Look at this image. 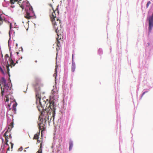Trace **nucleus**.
Listing matches in <instances>:
<instances>
[{
  "mask_svg": "<svg viewBox=\"0 0 153 153\" xmlns=\"http://www.w3.org/2000/svg\"><path fill=\"white\" fill-rule=\"evenodd\" d=\"M36 102H39L41 107V108L38 107V109L39 108L42 112L45 111L47 113L50 112V114L52 112L54 114L55 109L54 100L49 101L45 97L42 99L40 94L38 93L36 94Z\"/></svg>",
  "mask_w": 153,
  "mask_h": 153,
  "instance_id": "nucleus-1",
  "label": "nucleus"
},
{
  "mask_svg": "<svg viewBox=\"0 0 153 153\" xmlns=\"http://www.w3.org/2000/svg\"><path fill=\"white\" fill-rule=\"evenodd\" d=\"M39 111L40 112L41 115L39 117V121L38 125L40 126L44 124L43 123L44 120H45L44 123H46V121L48 120L49 116L51 114H50V112H48L47 113L45 111L42 112L41 109H40L39 108Z\"/></svg>",
  "mask_w": 153,
  "mask_h": 153,
  "instance_id": "nucleus-2",
  "label": "nucleus"
},
{
  "mask_svg": "<svg viewBox=\"0 0 153 153\" xmlns=\"http://www.w3.org/2000/svg\"><path fill=\"white\" fill-rule=\"evenodd\" d=\"M11 55L10 54V58L8 54H6L4 56V59L6 61H7L6 68L7 69V72L9 76H10L9 74V66H11L12 68V66H14L15 65L13 61L11 59Z\"/></svg>",
  "mask_w": 153,
  "mask_h": 153,
  "instance_id": "nucleus-3",
  "label": "nucleus"
},
{
  "mask_svg": "<svg viewBox=\"0 0 153 153\" xmlns=\"http://www.w3.org/2000/svg\"><path fill=\"white\" fill-rule=\"evenodd\" d=\"M11 97V96L10 95H6L5 98H4V100L6 102H7L9 101V99H10V102H12L13 103L12 110L13 111L14 114H16V107L17 105V103L15 102H13L12 101L13 100V99H12Z\"/></svg>",
  "mask_w": 153,
  "mask_h": 153,
  "instance_id": "nucleus-4",
  "label": "nucleus"
},
{
  "mask_svg": "<svg viewBox=\"0 0 153 153\" xmlns=\"http://www.w3.org/2000/svg\"><path fill=\"white\" fill-rule=\"evenodd\" d=\"M32 8L31 7L29 8V11H27L26 12V13L25 15V17L26 19H29L33 17L34 15L33 11L32 10Z\"/></svg>",
  "mask_w": 153,
  "mask_h": 153,
  "instance_id": "nucleus-5",
  "label": "nucleus"
},
{
  "mask_svg": "<svg viewBox=\"0 0 153 153\" xmlns=\"http://www.w3.org/2000/svg\"><path fill=\"white\" fill-rule=\"evenodd\" d=\"M147 19L149 20V30L150 32L153 27V12L151 16L148 17Z\"/></svg>",
  "mask_w": 153,
  "mask_h": 153,
  "instance_id": "nucleus-6",
  "label": "nucleus"
},
{
  "mask_svg": "<svg viewBox=\"0 0 153 153\" xmlns=\"http://www.w3.org/2000/svg\"><path fill=\"white\" fill-rule=\"evenodd\" d=\"M53 12L50 15V16L51 21L52 24L55 28H56L55 26L56 25V24L55 21V18H56V14L55 11L53 9Z\"/></svg>",
  "mask_w": 153,
  "mask_h": 153,
  "instance_id": "nucleus-7",
  "label": "nucleus"
},
{
  "mask_svg": "<svg viewBox=\"0 0 153 153\" xmlns=\"http://www.w3.org/2000/svg\"><path fill=\"white\" fill-rule=\"evenodd\" d=\"M1 82H0V85H4L6 83V81L4 77H2L1 78ZM1 94L2 96L4 92V89L3 90L1 86Z\"/></svg>",
  "mask_w": 153,
  "mask_h": 153,
  "instance_id": "nucleus-8",
  "label": "nucleus"
},
{
  "mask_svg": "<svg viewBox=\"0 0 153 153\" xmlns=\"http://www.w3.org/2000/svg\"><path fill=\"white\" fill-rule=\"evenodd\" d=\"M11 131V129L10 128H8L6 131L4 133V134L3 136L5 138V141H8V139L9 138L8 135V133H10Z\"/></svg>",
  "mask_w": 153,
  "mask_h": 153,
  "instance_id": "nucleus-9",
  "label": "nucleus"
},
{
  "mask_svg": "<svg viewBox=\"0 0 153 153\" xmlns=\"http://www.w3.org/2000/svg\"><path fill=\"white\" fill-rule=\"evenodd\" d=\"M40 88L39 85H37L35 86V91L36 92V94H40Z\"/></svg>",
  "mask_w": 153,
  "mask_h": 153,
  "instance_id": "nucleus-10",
  "label": "nucleus"
},
{
  "mask_svg": "<svg viewBox=\"0 0 153 153\" xmlns=\"http://www.w3.org/2000/svg\"><path fill=\"white\" fill-rule=\"evenodd\" d=\"M39 126V128L40 130H42V132L44 130H45V128L44 127L45 124H43L41 125H38Z\"/></svg>",
  "mask_w": 153,
  "mask_h": 153,
  "instance_id": "nucleus-11",
  "label": "nucleus"
},
{
  "mask_svg": "<svg viewBox=\"0 0 153 153\" xmlns=\"http://www.w3.org/2000/svg\"><path fill=\"white\" fill-rule=\"evenodd\" d=\"M3 68H2L0 66V71L2 73L4 74V70H5V67L4 66H2Z\"/></svg>",
  "mask_w": 153,
  "mask_h": 153,
  "instance_id": "nucleus-12",
  "label": "nucleus"
},
{
  "mask_svg": "<svg viewBox=\"0 0 153 153\" xmlns=\"http://www.w3.org/2000/svg\"><path fill=\"white\" fill-rule=\"evenodd\" d=\"M75 69V63L73 62L72 63V65L71 66V71L73 72H74Z\"/></svg>",
  "mask_w": 153,
  "mask_h": 153,
  "instance_id": "nucleus-13",
  "label": "nucleus"
},
{
  "mask_svg": "<svg viewBox=\"0 0 153 153\" xmlns=\"http://www.w3.org/2000/svg\"><path fill=\"white\" fill-rule=\"evenodd\" d=\"M3 85H4L5 89H6L7 90L10 89V84L9 85L8 84L6 83Z\"/></svg>",
  "mask_w": 153,
  "mask_h": 153,
  "instance_id": "nucleus-14",
  "label": "nucleus"
},
{
  "mask_svg": "<svg viewBox=\"0 0 153 153\" xmlns=\"http://www.w3.org/2000/svg\"><path fill=\"white\" fill-rule=\"evenodd\" d=\"M51 93L53 95V97H54L55 94L57 93V90L56 89H53L52 90Z\"/></svg>",
  "mask_w": 153,
  "mask_h": 153,
  "instance_id": "nucleus-15",
  "label": "nucleus"
},
{
  "mask_svg": "<svg viewBox=\"0 0 153 153\" xmlns=\"http://www.w3.org/2000/svg\"><path fill=\"white\" fill-rule=\"evenodd\" d=\"M39 133L36 134L34 135V137L33 138V139L37 140L39 138Z\"/></svg>",
  "mask_w": 153,
  "mask_h": 153,
  "instance_id": "nucleus-16",
  "label": "nucleus"
},
{
  "mask_svg": "<svg viewBox=\"0 0 153 153\" xmlns=\"http://www.w3.org/2000/svg\"><path fill=\"white\" fill-rule=\"evenodd\" d=\"M5 20V19L2 17L1 15H0V25H2L3 23V21Z\"/></svg>",
  "mask_w": 153,
  "mask_h": 153,
  "instance_id": "nucleus-17",
  "label": "nucleus"
},
{
  "mask_svg": "<svg viewBox=\"0 0 153 153\" xmlns=\"http://www.w3.org/2000/svg\"><path fill=\"white\" fill-rule=\"evenodd\" d=\"M21 0H10V2L11 4H14L16 2L21 1Z\"/></svg>",
  "mask_w": 153,
  "mask_h": 153,
  "instance_id": "nucleus-18",
  "label": "nucleus"
},
{
  "mask_svg": "<svg viewBox=\"0 0 153 153\" xmlns=\"http://www.w3.org/2000/svg\"><path fill=\"white\" fill-rule=\"evenodd\" d=\"M13 127V121L11 123H10V124L9 125V126L8 127V128H10V129L11 130V129Z\"/></svg>",
  "mask_w": 153,
  "mask_h": 153,
  "instance_id": "nucleus-19",
  "label": "nucleus"
},
{
  "mask_svg": "<svg viewBox=\"0 0 153 153\" xmlns=\"http://www.w3.org/2000/svg\"><path fill=\"white\" fill-rule=\"evenodd\" d=\"M69 150H70L72 149L73 146V144L72 142H70L69 143Z\"/></svg>",
  "mask_w": 153,
  "mask_h": 153,
  "instance_id": "nucleus-20",
  "label": "nucleus"
},
{
  "mask_svg": "<svg viewBox=\"0 0 153 153\" xmlns=\"http://www.w3.org/2000/svg\"><path fill=\"white\" fill-rule=\"evenodd\" d=\"M56 44H57V46L58 47H59L60 46V42L57 39Z\"/></svg>",
  "mask_w": 153,
  "mask_h": 153,
  "instance_id": "nucleus-21",
  "label": "nucleus"
},
{
  "mask_svg": "<svg viewBox=\"0 0 153 153\" xmlns=\"http://www.w3.org/2000/svg\"><path fill=\"white\" fill-rule=\"evenodd\" d=\"M58 147L59 148V149H58L57 151L58 152L61 149V145H59L58 146Z\"/></svg>",
  "mask_w": 153,
  "mask_h": 153,
  "instance_id": "nucleus-22",
  "label": "nucleus"
},
{
  "mask_svg": "<svg viewBox=\"0 0 153 153\" xmlns=\"http://www.w3.org/2000/svg\"><path fill=\"white\" fill-rule=\"evenodd\" d=\"M151 4V2L150 1H149L148 2V3L146 4V7L147 8L149 6V5L150 4Z\"/></svg>",
  "mask_w": 153,
  "mask_h": 153,
  "instance_id": "nucleus-23",
  "label": "nucleus"
},
{
  "mask_svg": "<svg viewBox=\"0 0 153 153\" xmlns=\"http://www.w3.org/2000/svg\"><path fill=\"white\" fill-rule=\"evenodd\" d=\"M36 153H42V149H39V150L36 152Z\"/></svg>",
  "mask_w": 153,
  "mask_h": 153,
  "instance_id": "nucleus-24",
  "label": "nucleus"
},
{
  "mask_svg": "<svg viewBox=\"0 0 153 153\" xmlns=\"http://www.w3.org/2000/svg\"><path fill=\"white\" fill-rule=\"evenodd\" d=\"M23 149L22 147V146L20 147L18 149L19 151H22Z\"/></svg>",
  "mask_w": 153,
  "mask_h": 153,
  "instance_id": "nucleus-25",
  "label": "nucleus"
},
{
  "mask_svg": "<svg viewBox=\"0 0 153 153\" xmlns=\"http://www.w3.org/2000/svg\"><path fill=\"white\" fill-rule=\"evenodd\" d=\"M10 144H11V149L12 150L13 148V143L12 142H10Z\"/></svg>",
  "mask_w": 153,
  "mask_h": 153,
  "instance_id": "nucleus-26",
  "label": "nucleus"
},
{
  "mask_svg": "<svg viewBox=\"0 0 153 153\" xmlns=\"http://www.w3.org/2000/svg\"><path fill=\"white\" fill-rule=\"evenodd\" d=\"M56 32L57 33V35L58 36H59L58 32H59V31L58 30V28L57 27L56 29Z\"/></svg>",
  "mask_w": 153,
  "mask_h": 153,
  "instance_id": "nucleus-27",
  "label": "nucleus"
},
{
  "mask_svg": "<svg viewBox=\"0 0 153 153\" xmlns=\"http://www.w3.org/2000/svg\"><path fill=\"white\" fill-rule=\"evenodd\" d=\"M8 141H5V144L7 145L8 146H9V145L8 144L7 142Z\"/></svg>",
  "mask_w": 153,
  "mask_h": 153,
  "instance_id": "nucleus-28",
  "label": "nucleus"
},
{
  "mask_svg": "<svg viewBox=\"0 0 153 153\" xmlns=\"http://www.w3.org/2000/svg\"><path fill=\"white\" fill-rule=\"evenodd\" d=\"M42 143H41L40 145L39 149H42Z\"/></svg>",
  "mask_w": 153,
  "mask_h": 153,
  "instance_id": "nucleus-29",
  "label": "nucleus"
},
{
  "mask_svg": "<svg viewBox=\"0 0 153 153\" xmlns=\"http://www.w3.org/2000/svg\"><path fill=\"white\" fill-rule=\"evenodd\" d=\"M8 135V137L10 138H12V136H11V135L10 134H9Z\"/></svg>",
  "mask_w": 153,
  "mask_h": 153,
  "instance_id": "nucleus-30",
  "label": "nucleus"
},
{
  "mask_svg": "<svg viewBox=\"0 0 153 153\" xmlns=\"http://www.w3.org/2000/svg\"><path fill=\"white\" fill-rule=\"evenodd\" d=\"M10 151V147H9V146L8 147L7 149V151Z\"/></svg>",
  "mask_w": 153,
  "mask_h": 153,
  "instance_id": "nucleus-31",
  "label": "nucleus"
},
{
  "mask_svg": "<svg viewBox=\"0 0 153 153\" xmlns=\"http://www.w3.org/2000/svg\"><path fill=\"white\" fill-rule=\"evenodd\" d=\"M73 56H74V55H73V54H72V60H73Z\"/></svg>",
  "mask_w": 153,
  "mask_h": 153,
  "instance_id": "nucleus-32",
  "label": "nucleus"
},
{
  "mask_svg": "<svg viewBox=\"0 0 153 153\" xmlns=\"http://www.w3.org/2000/svg\"><path fill=\"white\" fill-rule=\"evenodd\" d=\"M10 104H8V106L9 107H10Z\"/></svg>",
  "mask_w": 153,
  "mask_h": 153,
  "instance_id": "nucleus-33",
  "label": "nucleus"
},
{
  "mask_svg": "<svg viewBox=\"0 0 153 153\" xmlns=\"http://www.w3.org/2000/svg\"><path fill=\"white\" fill-rule=\"evenodd\" d=\"M2 142L3 143V141H4V139L3 138L2 139Z\"/></svg>",
  "mask_w": 153,
  "mask_h": 153,
  "instance_id": "nucleus-34",
  "label": "nucleus"
},
{
  "mask_svg": "<svg viewBox=\"0 0 153 153\" xmlns=\"http://www.w3.org/2000/svg\"><path fill=\"white\" fill-rule=\"evenodd\" d=\"M145 92H144L143 93V95L145 94Z\"/></svg>",
  "mask_w": 153,
  "mask_h": 153,
  "instance_id": "nucleus-35",
  "label": "nucleus"
},
{
  "mask_svg": "<svg viewBox=\"0 0 153 153\" xmlns=\"http://www.w3.org/2000/svg\"><path fill=\"white\" fill-rule=\"evenodd\" d=\"M18 61H16V63H18Z\"/></svg>",
  "mask_w": 153,
  "mask_h": 153,
  "instance_id": "nucleus-36",
  "label": "nucleus"
},
{
  "mask_svg": "<svg viewBox=\"0 0 153 153\" xmlns=\"http://www.w3.org/2000/svg\"><path fill=\"white\" fill-rule=\"evenodd\" d=\"M16 53H17V54H19V53L18 52H17Z\"/></svg>",
  "mask_w": 153,
  "mask_h": 153,
  "instance_id": "nucleus-37",
  "label": "nucleus"
},
{
  "mask_svg": "<svg viewBox=\"0 0 153 153\" xmlns=\"http://www.w3.org/2000/svg\"><path fill=\"white\" fill-rule=\"evenodd\" d=\"M28 148H29V147H28L25 148V149H27Z\"/></svg>",
  "mask_w": 153,
  "mask_h": 153,
  "instance_id": "nucleus-38",
  "label": "nucleus"
},
{
  "mask_svg": "<svg viewBox=\"0 0 153 153\" xmlns=\"http://www.w3.org/2000/svg\"><path fill=\"white\" fill-rule=\"evenodd\" d=\"M57 21H58V20H59V19H57Z\"/></svg>",
  "mask_w": 153,
  "mask_h": 153,
  "instance_id": "nucleus-39",
  "label": "nucleus"
},
{
  "mask_svg": "<svg viewBox=\"0 0 153 153\" xmlns=\"http://www.w3.org/2000/svg\"><path fill=\"white\" fill-rule=\"evenodd\" d=\"M11 24H10V28H11Z\"/></svg>",
  "mask_w": 153,
  "mask_h": 153,
  "instance_id": "nucleus-40",
  "label": "nucleus"
},
{
  "mask_svg": "<svg viewBox=\"0 0 153 153\" xmlns=\"http://www.w3.org/2000/svg\"><path fill=\"white\" fill-rule=\"evenodd\" d=\"M24 151L25 152H26V151L25 150Z\"/></svg>",
  "mask_w": 153,
  "mask_h": 153,
  "instance_id": "nucleus-41",
  "label": "nucleus"
},
{
  "mask_svg": "<svg viewBox=\"0 0 153 153\" xmlns=\"http://www.w3.org/2000/svg\"><path fill=\"white\" fill-rule=\"evenodd\" d=\"M37 142H39V141L38 140H37Z\"/></svg>",
  "mask_w": 153,
  "mask_h": 153,
  "instance_id": "nucleus-42",
  "label": "nucleus"
},
{
  "mask_svg": "<svg viewBox=\"0 0 153 153\" xmlns=\"http://www.w3.org/2000/svg\"><path fill=\"white\" fill-rule=\"evenodd\" d=\"M37 142H39V141L38 140H37Z\"/></svg>",
  "mask_w": 153,
  "mask_h": 153,
  "instance_id": "nucleus-43",
  "label": "nucleus"
}]
</instances>
